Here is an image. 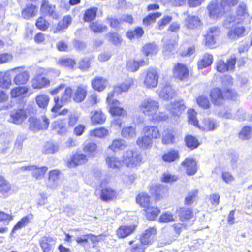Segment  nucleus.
<instances>
[{
	"label": "nucleus",
	"mask_w": 252,
	"mask_h": 252,
	"mask_svg": "<svg viewBox=\"0 0 252 252\" xmlns=\"http://www.w3.org/2000/svg\"><path fill=\"white\" fill-rule=\"evenodd\" d=\"M168 189L159 184H152L149 186L151 195L146 191L139 192L135 197V202L142 209L144 215L149 221H155L161 213L160 208L152 204V197L155 202H158L164 198Z\"/></svg>",
	"instance_id": "nucleus-1"
},
{
	"label": "nucleus",
	"mask_w": 252,
	"mask_h": 252,
	"mask_svg": "<svg viewBox=\"0 0 252 252\" xmlns=\"http://www.w3.org/2000/svg\"><path fill=\"white\" fill-rule=\"evenodd\" d=\"M238 96L237 91L230 87L220 88L215 87L211 88L209 92V97L201 94L198 96L195 99L197 104L204 110L210 109L211 103L215 106H221L226 100L233 101Z\"/></svg>",
	"instance_id": "nucleus-2"
},
{
	"label": "nucleus",
	"mask_w": 252,
	"mask_h": 252,
	"mask_svg": "<svg viewBox=\"0 0 252 252\" xmlns=\"http://www.w3.org/2000/svg\"><path fill=\"white\" fill-rule=\"evenodd\" d=\"M108 167L114 170H120L126 167L128 170L136 169L145 162L142 154L138 150L128 149L122 155V159L115 156H108L105 158Z\"/></svg>",
	"instance_id": "nucleus-3"
},
{
	"label": "nucleus",
	"mask_w": 252,
	"mask_h": 252,
	"mask_svg": "<svg viewBox=\"0 0 252 252\" xmlns=\"http://www.w3.org/2000/svg\"><path fill=\"white\" fill-rule=\"evenodd\" d=\"M88 94V86L87 84H79L73 89L67 86L61 96H56L53 98L54 104L51 111L57 113L66 103L72 101L75 103H81L86 98Z\"/></svg>",
	"instance_id": "nucleus-4"
},
{
	"label": "nucleus",
	"mask_w": 252,
	"mask_h": 252,
	"mask_svg": "<svg viewBox=\"0 0 252 252\" xmlns=\"http://www.w3.org/2000/svg\"><path fill=\"white\" fill-rule=\"evenodd\" d=\"M249 17L246 4L244 2L240 3L237 7L235 16L229 22L231 24L227 32V36L229 38L237 39L245 35L246 30L244 23Z\"/></svg>",
	"instance_id": "nucleus-5"
},
{
	"label": "nucleus",
	"mask_w": 252,
	"mask_h": 252,
	"mask_svg": "<svg viewBox=\"0 0 252 252\" xmlns=\"http://www.w3.org/2000/svg\"><path fill=\"white\" fill-rule=\"evenodd\" d=\"M159 106L158 101L151 98H147L141 102L139 108L142 113L146 116H151V121L153 122L159 123L166 122L169 118L167 113L165 112L156 113Z\"/></svg>",
	"instance_id": "nucleus-6"
},
{
	"label": "nucleus",
	"mask_w": 252,
	"mask_h": 252,
	"mask_svg": "<svg viewBox=\"0 0 252 252\" xmlns=\"http://www.w3.org/2000/svg\"><path fill=\"white\" fill-rule=\"evenodd\" d=\"M142 135L138 137L136 143L138 147L142 149H150L153 141L161 138V131L156 125H146L142 128Z\"/></svg>",
	"instance_id": "nucleus-7"
},
{
	"label": "nucleus",
	"mask_w": 252,
	"mask_h": 252,
	"mask_svg": "<svg viewBox=\"0 0 252 252\" xmlns=\"http://www.w3.org/2000/svg\"><path fill=\"white\" fill-rule=\"evenodd\" d=\"M107 183L108 181L106 180L101 183L99 193V198L101 200L106 202L116 199L118 195V191L115 188L105 186Z\"/></svg>",
	"instance_id": "nucleus-8"
},
{
	"label": "nucleus",
	"mask_w": 252,
	"mask_h": 252,
	"mask_svg": "<svg viewBox=\"0 0 252 252\" xmlns=\"http://www.w3.org/2000/svg\"><path fill=\"white\" fill-rule=\"evenodd\" d=\"M172 74L175 79L185 82L189 80L191 73L186 64L181 63H176L173 67Z\"/></svg>",
	"instance_id": "nucleus-9"
},
{
	"label": "nucleus",
	"mask_w": 252,
	"mask_h": 252,
	"mask_svg": "<svg viewBox=\"0 0 252 252\" xmlns=\"http://www.w3.org/2000/svg\"><path fill=\"white\" fill-rule=\"evenodd\" d=\"M158 234V230L156 226L149 227L140 235L139 242L145 246L151 245L157 241Z\"/></svg>",
	"instance_id": "nucleus-10"
},
{
	"label": "nucleus",
	"mask_w": 252,
	"mask_h": 252,
	"mask_svg": "<svg viewBox=\"0 0 252 252\" xmlns=\"http://www.w3.org/2000/svg\"><path fill=\"white\" fill-rule=\"evenodd\" d=\"M220 33V30L218 27L210 28L204 35L203 43L209 49H214L216 47V39Z\"/></svg>",
	"instance_id": "nucleus-11"
},
{
	"label": "nucleus",
	"mask_w": 252,
	"mask_h": 252,
	"mask_svg": "<svg viewBox=\"0 0 252 252\" xmlns=\"http://www.w3.org/2000/svg\"><path fill=\"white\" fill-rule=\"evenodd\" d=\"M28 121L29 128L34 131L47 129L50 123L49 119L45 115L41 116V118L30 117Z\"/></svg>",
	"instance_id": "nucleus-12"
},
{
	"label": "nucleus",
	"mask_w": 252,
	"mask_h": 252,
	"mask_svg": "<svg viewBox=\"0 0 252 252\" xmlns=\"http://www.w3.org/2000/svg\"><path fill=\"white\" fill-rule=\"evenodd\" d=\"M159 76V73L156 68H149L146 70L143 85L147 89L155 88L158 84Z\"/></svg>",
	"instance_id": "nucleus-13"
},
{
	"label": "nucleus",
	"mask_w": 252,
	"mask_h": 252,
	"mask_svg": "<svg viewBox=\"0 0 252 252\" xmlns=\"http://www.w3.org/2000/svg\"><path fill=\"white\" fill-rule=\"evenodd\" d=\"M236 63V57L232 55L226 60L225 62L224 60H219L215 64V69L219 73H225L228 71H233L235 68Z\"/></svg>",
	"instance_id": "nucleus-14"
},
{
	"label": "nucleus",
	"mask_w": 252,
	"mask_h": 252,
	"mask_svg": "<svg viewBox=\"0 0 252 252\" xmlns=\"http://www.w3.org/2000/svg\"><path fill=\"white\" fill-rule=\"evenodd\" d=\"M14 73L15 76L13 81L16 86H22L26 85L28 82L30 78L29 72L25 70L24 67H16L11 70Z\"/></svg>",
	"instance_id": "nucleus-15"
},
{
	"label": "nucleus",
	"mask_w": 252,
	"mask_h": 252,
	"mask_svg": "<svg viewBox=\"0 0 252 252\" xmlns=\"http://www.w3.org/2000/svg\"><path fill=\"white\" fill-rule=\"evenodd\" d=\"M50 86L51 80L43 72L36 74L31 81V86L34 90H41Z\"/></svg>",
	"instance_id": "nucleus-16"
},
{
	"label": "nucleus",
	"mask_w": 252,
	"mask_h": 252,
	"mask_svg": "<svg viewBox=\"0 0 252 252\" xmlns=\"http://www.w3.org/2000/svg\"><path fill=\"white\" fill-rule=\"evenodd\" d=\"M88 160L87 155L76 152L71 155L69 159L66 161V165L69 168H75L87 164Z\"/></svg>",
	"instance_id": "nucleus-17"
},
{
	"label": "nucleus",
	"mask_w": 252,
	"mask_h": 252,
	"mask_svg": "<svg viewBox=\"0 0 252 252\" xmlns=\"http://www.w3.org/2000/svg\"><path fill=\"white\" fill-rule=\"evenodd\" d=\"M186 174L189 176L195 175L198 170V166L196 159L192 157H187L181 163Z\"/></svg>",
	"instance_id": "nucleus-18"
},
{
	"label": "nucleus",
	"mask_w": 252,
	"mask_h": 252,
	"mask_svg": "<svg viewBox=\"0 0 252 252\" xmlns=\"http://www.w3.org/2000/svg\"><path fill=\"white\" fill-rule=\"evenodd\" d=\"M149 64V59L144 58L140 60L129 59L126 61V68L130 72L138 71L141 67L148 66Z\"/></svg>",
	"instance_id": "nucleus-19"
},
{
	"label": "nucleus",
	"mask_w": 252,
	"mask_h": 252,
	"mask_svg": "<svg viewBox=\"0 0 252 252\" xmlns=\"http://www.w3.org/2000/svg\"><path fill=\"white\" fill-rule=\"evenodd\" d=\"M103 235H96L92 233H87L83 235L82 237L76 238V241L79 244L84 245L90 241L93 248H96L98 244L102 240Z\"/></svg>",
	"instance_id": "nucleus-20"
},
{
	"label": "nucleus",
	"mask_w": 252,
	"mask_h": 252,
	"mask_svg": "<svg viewBox=\"0 0 252 252\" xmlns=\"http://www.w3.org/2000/svg\"><path fill=\"white\" fill-rule=\"evenodd\" d=\"M137 228V225H121L116 231V235L119 239H124L132 235Z\"/></svg>",
	"instance_id": "nucleus-21"
},
{
	"label": "nucleus",
	"mask_w": 252,
	"mask_h": 252,
	"mask_svg": "<svg viewBox=\"0 0 252 252\" xmlns=\"http://www.w3.org/2000/svg\"><path fill=\"white\" fill-rule=\"evenodd\" d=\"M11 121L15 124H21L27 118L26 109L24 108H18L14 109L10 115Z\"/></svg>",
	"instance_id": "nucleus-22"
},
{
	"label": "nucleus",
	"mask_w": 252,
	"mask_h": 252,
	"mask_svg": "<svg viewBox=\"0 0 252 252\" xmlns=\"http://www.w3.org/2000/svg\"><path fill=\"white\" fill-rule=\"evenodd\" d=\"M161 143L164 145H172L176 140V132L172 127L164 129L163 134L161 135Z\"/></svg>",
	"instance_id": "nucleus-23"
},
{
	"label": "nucleus",
	"mask_w": 252,
	"mask_h": 252,
	"mask_svg": "<svg viewBox=\"0 0 252 252\" xmlns=\"http://www.w3.org/2000/svg\"><path fill=\"white\" fill-rule=\"evenodd\" d=\"M184 141L185 146L190 151L197 149L202 143L198 136L189 133L185 135Z\"/></svg>",
	"instance_id": "nucleus-24"
},
{
	"label": "nucleus",
	"mask_w": 252,
	"mask_h": 252,
	"mask_svg": "<svg viewBox=\"0 0 252 252\" xmlns=\"http://www.w3.org/2000/svg\"><path fill=\"white\" fill-rule=\"evenodd\" d=\"M218 126V124L215 120L209 117H206L201 121L200 123H198L196 127L204 131H210L215 130Z\"/></svg>",
	"instance_id": "nucleus-25"
},
{
	"label": "nucleus",
	"mask_w": 252,
	"mask_h": 252,
	"mask_svg": "<svg viewBox=\"0 0 252 252\" xmlns=\"http://www.w3.org/2000/svg\"><path fill=\"white\" fill-rule=\"evenodd\" d=\"M107 82L106 78L101 76H96L91 80V85L93 90L100 92L106 89Z\"/></svg>",
	"instance_id": "nucleus-26"
},
{
	"label": "nucleus",
	"mask_w": 252,
	"mask_h": 252,
	"mask_svg": "<svg viewBox=\"0 0 252 252\" xmlns=\"http://www.w3.org/2000/svg\"><path fill=\"white\" fill-rule=\"evenodd\" d=\"M90 32L95 34H102L108 30L107 25L100 21H95L90 23L89 25Z\"/></svg>",
	"instance_id": "nucleus-27"
},
{
	"label": "nucleus",
	"mask_w": 252,
	"mask_h": 252,
	"mask_svg": "<svg viewBox=\"0 0 252 252\" xmlns=\"http://www.w3.org/2000/svg\"><path fill=\"white\" fill-rule=\"evenodd\" d=\"M12 193L11 184L4 176L0 175V194L4 198L8 197Z\"/></svg>",
	"instance_id": "nucleus-28"
},
{
	"label": "nucleus",
	"mask_w": 252,
	"mask_h": 252,
	"mask_svg": "<svg viewBox=\"0 0 252 252\" xmlns=\"http://www.w3.org/2000/svg\"><path fill=\"white\" fill-rule=\"evenodd\" d=\"M159 50L158 46L154 42H149L144 44L141 49V52L145 58L156 55Z\"/></svg>",
	"instance_id": "nucleus-29"
},
{
	"label": "nucleus",
	"mask_w": 252,
	"mask_h": 252,
	"mask_svg": "<svg viewBox=\"0 0 252 252\" xmlns=\"http://www.w3.org/2000/svg\"><path fill=\"white\" fill-rule=\"evenodd\" d=\"M40 11L44 16H53L56 14V6L50 4L48 0H42Z\"/></svg>",
	"instance_id": "nucleus-30"
},
{
	"label": "nucleus",
	"mask_w": 252,
	"mask_h": 252,
	"mask_svg": "<svg viewBox=\"0 0 252 252\" xmlns=\"http://www.w3.org/2000/svg\"><path fill=\"white\" fill-rule=\"evenodd\" d=\"M119 101H115L114 102L108 104L109 106V112L113 116H125L127 114L126 111L119 105Z\"/></svg>",
	"instance_id": "nucleus-31"
},
{
	"label": "nucleus",
	"mask_w": 252,
	"mask_h": 252,
	"mask_svg": "<svg viewBox=\"0 0 252 252\" xmlns=\"http://www.w3.org/2000/svg\"><path fill=\"white\" fill-rule=\"evenodd\" d=\"M180 158V154L178 150L170 149L162 155L161 159L165 163H172L178 160Z\"/></svg>",
	"instance_id": "nucleus-32"
},
{
	"label": "nucleus",
	"mask_w": 252,
	"mask_h": 252,
	"mask_svg": "<svg viewBox=\"0 0 252 252\" xmlns=\"http://www.w3.org/2000/svg\"><path fill=\"white\" fill-rule=\"evenodd\" d=\"M136 80L133 77H128L122 83L116 85L118 89L122 93L128 92L131 88L136 86Z\"/></svg>",
	"instance_id": "nucleus-33"
},
{
	"label": "nucleus",
	"mask_w": 252,
	"mask_h": 252,
	"mask_svg": "<svg viewBox=\"0 0 252 252\" xmlns=\"http://www.w3.org/2000/svg\"><path fill=\"white\" fill-rule=\"evenodd\" d=\"M180 220L182 222L190 220L193 217V212L191 208L181 207L177 210Z\"/></svg>",
	"instance_id": "nucleus-34"
},
{
	"label": "nucleus",
	"mask_w": 252,
	"mask_h": 252,
	"mask_svg": "<svg viewBox=\"0 0 252 252\" xmlns=\"http://www.w3.org/2000/svg\"><path fill=\"white\" fill-rule=\"evenodd\" d=\"M90 119L93 125L102 124L105 123L106 119L104 113L101 109L92 111Z\"/></svg>",
	"instance_id": "nucleus-35"
},
{
	"label": "nucleus",
	"mask_w": 252,
	"mask_h": 252,
	"mask_svg": "<svg viewBox=\"0 0 252 252\" xmlns=\"http://www.w3.org/2000/svg\"><path fill=\"white\" fill-rule=\"evenodd\" d=\"M144 33L145 32L143 27L137 26L133 29L127 30L126 33V36L128 39L132 40L141 38L144 34Z\"/></svg>",
	"instance_id": "nucleus-36"
},
{
	"label": "nucleus",
	"mask_w": 252,
	"mask_h": 252,
	"mask_svg": "<svg viewBox=\"0 0 252 252\" xmlns=\"http://www.w3.org/2000/svg\"><path fill=\"white\" fill-rule=\"evenodd\" d=\"M126 146V142L122 138H115L112 141L108 148L112 152L116 153L123 150Z\"/></svg>",
	"instance_id": "nucleus-37"
},
{
	"label": "nucleus",
	"mask_w": 252,
	"mask_h": 252,
	"mask_svg": "<svg viewBox=\"0 0 252 252\" xmlns=\"http://www.w3.org/2000/svg\"><path fill=\"white\" fill-rule=\"evenodd\" d=\"M28 91L29 88L27 86H17L10 90V94L12 98H22L25 97Z\"/></svg>",
	"instance_id": "nucleus-38"
},
{
	"label": "nucleus",
	"mask_w": 252,
	"mask_h": 252,
	"mask_svg": "<svg viewBox=\"0 0 252 252\" xmlns=\"http://www.w3.org/2000/svg\"><path fill=\"white\" fill-rule=\"evenodd\" d=\"M98 8L96 7H91L84 11L83 15V20L86 23H91L96 19Z\"/></svg>",
	"instance_id": "nucleus-39"
},
{
	"label": "nucleus",
	"mask_w": 252,
	"mask_h": 252,
	"mask_svg": "<svg viewBox=\"0 0 252 252\" xmlns=\"http://www.w3.org/2000/svg\"><path fill=\"white\" fill-rule=\"evenodd\" d=\"M37 6L32 4H27L21 11L22 17L25 19H29L36 15Z\"/></svg>",
	"instance_id": "nucleus-40"
},
{
	"label": "nucleus",
	"mask_w": 252,
	"mask_h": 252,
	"mask_svg": "<svg viewBox=\"0 0 252 252\" xmlns=\"http://www.w3.org/2000/svg\"><path fill=\"white\" fill-rule=\"evenodd\" d=\"M214 58L213 55L210 53H205L202 59L197 62V67L199 69H202L210 66L213 62Z\"/></svg>",
	"instance_id": "nucleus-41"
},
{
	"label": "nucleus",
	"mask_w": 252,
	"mask_h": 252,
	"mask_svg": "<svg viewBox=\"0 0 252 252\" xmlns=\"http://www.w3.org/2000/svg\"><path fill=\"white\" fill-rule=\"evenodd\" d=\"M202 23L197 16H188L186 20L187 28L193 30L201 26Z\"/></svg>",
	"instance_id": "nucleus-42"
},
{
	"label": "nucleus",
	"mask_w": 252,
	"mask_h": 252,
	"mask_svg": "<svg viewBox=\"0 0 252 252\" xmlns=\"http://www.w3.org/2000/svg\"><path fill=\"white\" fill-rule=\"evenodd\" d=\"M53 241L52 238L44 236L39 241V244L42 252H53L51 242Z\"/></svg>",
	"instance_id": "nucleus-43"
},
{
	"label": "nucleus",
	"mask_w": 252,
	"mask_h": 252,
	"mask_svg": "<svg viewBox=\"0 0 252 252\" xmlns=\"http://www.w3.org/2000/svg\"><path fill=\"white\" fill-rule=\"evenodd\" d=\"M172 112L176 115H179L186 109V106L183 99L175 100L171 103Z\"/></svg>",
	"instance_id": "nucleus-44"
},
{
	"label": "nucleus",
	"mask_w": 252,
	"mask_h": 252,
	"mask_svg": "<svg viewBox=\"0 0 252 252\" xmlns=\"http://www.w3.org/2000/svg\"><path fill=\"white\" fill-rule=\"evenodd\" d=\"M108 40L115 46L122 44L123 39L122 35L116 31H111L107 34Z\"/></svg>",
	"instance_id": "nucleus-45"
},
{
	"label": "nucleus",
	"mask_w": 252,
	"mask_h": 252,
	"mask_svg": "<svg viewBox=\"0 0 252 252\" xmlns=\"http://www.w3.org/2000/svg\"><path fill=\"white\" fill-rule=\"evenodd\" d=\"M94 57H85L81 59L78 63V68L82 71H87L91 67Z\"/></svg>",
	"instance_id": "nucleus-46"
},
{
	"label": "nucleus",
	"mask_w": 252,
	"mask_h": 252,
	"mask_svg": "<svg viewBox=\"0 0 252 252\" xmlns=\"http://www.w3.org/2000/svg\"><path fill=\"white\" fill-rule=\"evenodd\" d=\"M35 100L37 105L40 108L45 109L48 106L50 97L45 94H39L35 96Z\"/></svg>",
	"instance_id": "nucleus-47"
},
{
	"label": "nucleus",
	"mask_w": 252,
	"mask_h": 252,
	"mask_svg": "<svg viewBox=\"0 0 252 252\" xmlns=\"http://www.w3.org/2000/svg\"><path fill=\"white\" fill-rule=\"evenodd\" d=\"M109 134V130L105 127L94 128L89 131V135L91 137L103 138Z\"/></svg>",
	"instance_id": "nucleus-48"
},
{
	"label": "nucleus",
	"mask_w": 252,
	"mask_h": 252,
	"mask_svg": "<svg viewBox=\"0 0 252 252\" xmlns=\"http://www.w3.org/2000/svg\"><path fill=\"white\" fill-rule=\"evenodd\" d=\"M57 64L61 67L74 69L76 65V62L72 58L62 57L58 60Z\"/></svg>",
	"instance_id": "nucleus-49"
},
{
	"label": "nucleus",
	"mask_w": 252,
	"mask_h": 252,
	"mask_svg": "<svg viewBox=\"0 0 252 252\" xmlns=\"http://www.w3.org/2000/svg\"><path fill=\"white\" fill-rule=\"evenodd\" d=\"M72 21L71 16L69 15L64 16L61 20H60L57 24L56 29L54 32L56 33L60 31H63L64 29H66L68 26L71 24Z\"/></svg>",
	"instance_id": "nucleus-50"
},
{
	"label": "nucleus",
	"mask_w": 252,
	"mask_h": 252,
	"mask_svg": "<svg viewBox=\"0 0 252 252\" xmlns=\"http://www.w3.org/2000/svg\"><path fill=\"white\" fill-rule=\"evenodd\" d=\"M208 14L211 18H218L222 15L218 3H212L208 6Z\"/></svg>",
	"instance_id": "nucleus-51"
},
{
	"label": "nucleus",
	"mask_w": 252,
	"mask_h": 252,
	"mask_svg": "<svg viewBox=\"0 0 252 252\" xmlns=\"http://www.w3.org/2000/svg\"><path fill=\"white\" fill-rule=\"evenodd\" d=\"M48 170V167L46 166L39 167L34 165L32 175L36 180L43 179Z\"/></svg>",
	"instance_id": "nucleus-52"
},
{
	"label": "nucleus",
	"mask_w": 252,
	"mask_h": 252,
	"mask_svg": "<svg viewBox=\"0 0 252 252\" xmlns=\"http://www.w3.org/2000/svg\"><path fill=\"white\" fill-rule=\"evenodd\" d=\"M83 151L88 156H94L98 151V145L95 142H89L83 145Z\"/></svg>",
	"instance_id": "nucleus-53"
},
{
	"label": "nucleus",
	"mask_w": 252,
	"mask_h": 252,
	"mask_svg": "<svg viewBox=\"0 0 252 252\" xmlns=\"http://www.w3.org/2000/svg\"><path fill=\"white\" fill-rule=\"evenodd\" d=\"M199 190L193 189L189 191L184 199V204L187 206H191L198 198Z\"/></svg>",
	"instance_id": "nucleus-54"
},
{
	"label": "nucleus",
	"mask_w": 252,
	"mask_h": 252,
	"mask_svg": "<svg viewBox=\"0 0 252 252\" xmlns=\"http://www.w3.org/2000/svg\"><path fill=\"white\" fill-rule=\"evenodd\" d=\"M53 128L56 129L60 134L66 133L68 130V127L63 119H60L54 121Z\"/></svg>",
	"instance_id": "nucleus-55"
},
{
	"label": "nucleus",
	"mask_w": 252,
	"mask_h": 252,
	"mask_svg": "<svg viewBox=\"0 0 252 252\" xmlns=\"http://www.w3.org/2000/svg\"><path fill=\"white\" fill-rule=\"evenodd\" d=\"M252 135V127L248 125L244 126L238 134L239 138L242 140H249Z\"/></svg>",
	"instance_id": "nucleus-56"
},
{
	"label": "nucleus",
	"mask_w": 252,
	"mask_h": 252,
	"mask_svg": "<svg viewBox=\"0 0 252 252\" xmlns=\"http://www.w3.org/2000/svg\"><path fill=\"white\" fill-rule=\"evenodd\" d=\"M161 15L162 13L160 12L151 13L143 18V24L145 26H149L155 23L156 19L159 18Z\"/></svg>",
	"instance_id": "nucleus-57"
},
{
	"label": "nucleus",
	"mask_w": 252,
	"mask_h": 252,
	"mask_svg": "<svg viewBox=\"0 0 252 252\" xmlns=\"http://www.w3.org/2000/svg\"><path fill=\"white\" fill-rule=\"evenodd\" d=\"M175 220V216L172 213L165 211L159 216L158 221L160 223H168L173 222Z\"/></svg>",
	"instance_id": "nucleus-58"
},
{
	"label": "nucleus",
	"mask_w": 252,
	"mask_h": 252,
	"mask_svg": "<svg viewBox=\"0 0 252 252\" xmlns=\"http://www.w3.org/2000/svg\"><path fill=\"white\" fill-rule=\"evenodd\" d=\"M128 244L130 247L127 250L129 252H145V246L140 242L135 243V240H131L128 241Z\"/></svg>",
	"instance_id": "nucleus-59"
},
{
	"label": "nucleus",
	"mask_w": 252,
	"mask_h": 252,
	"mask_svg": "<svg viewBox=\"0 0 252 252\" xmlns=\"http://www.w3.org/2000/svg\"><path fill=\"white\" fill-rule=\"evenodd\" d=\"M35 26L39 30L45 31L48 29L50 24L44 17L41 16L37 19Z\"/></svg>",
	"instance_id": "nucleus-60"
},
{
	"label": "nucleus",
	"mask_w": 252,
	"mask_h": 252,
	"mask_svg": "<svg viewBox=\"0 0 252 252\" xmlns=\"http://www.w3.org/2000/svg\"><path fill=\"white\" fill-rule=\"evenodd\" d=\"M136 134L135 128L132 126L124 127L121 130V135L126 138H129L134 137Z\"/></svg>",
	"instance_id": "nucleus-61"
},
{
	"label": "nucleus",
	"mask_w": 252,
	"mask_h": 252,
	"mask_svg": "<svg viewBox=\"0 0 252 252\" xmlns=\"http://www.w3.org/2000/svg\"><path fill=\"white\" fill-rule=\"evenodd\" d=\"M163 96L167 99L172 98L176 95L175 91L172 88L171 85H169L164 86L162 90Z\"/></svg>",
	"instance_id": "nucleus-62"
},
{
	"label": "nucleus",
	"mask_w": 252,
	"mask_h": 252,
	"mask_svg": "<svg viewBox=\"0 0 252 252\" xmlns=\"http://www.w3.org/2000/svg\"><path fill=\"white\" fill-rule=\"evenodd\" d=\"M29 222L30 218L28 216L22 217L13 226L11 230V233L13 234L17 230L20 229L26 226Z\"/></svg>",
	"instance_id": "nucleus-63"
},
{
	"label": "nucleus",
	"mask_w": 252,
	"mask_h": 252,
	"mask_svg": "<svg viewBox=\"0 0 252 252\" xmlns=\"http://www.w3.org/2000/svg\"><path fill=\"white\" fill-rule=\"evenodd\" d=\"M172 20V17L169 15L163 16L157 23L156 28L158 30H163Z\"/></svg>",
	"instance_id": "nucleus-64"
}]
</instances>
